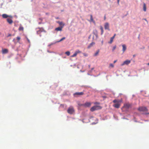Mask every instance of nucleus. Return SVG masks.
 Segmentation results:
<instances>
[{
	"label": "nucleus",
	"instance_id": "f257e3e1",
	"mask_svg": "<svg viewBox=\"0 0 149 149\" xmlns=\"http://www.w3.org/2000/svg\"><path fill=\"white\" fill-rule=\"evenodd\" d=\"M113 102L114 103H116V104L113 105V107L116 108H119L120 107V103L121 102V101L115 99L113 101Z\"/></svg>",
	"mask_w": 149,
	"mask_h": 149
},
{
	"label": "nucleus",
	"instance_id": "f03ea898",
	"mask_svg": "<svg viewBox=\"0 0 149 149\" xmlns=\"http://www.w3.org/2000/svg\"><path fill=\"white\" fill-rule=\"evenodd\" d=\"M102 109V107L100 106H95L92 107L90 110L91 111H93L95 110H98Z\"/></svg>",
	"mask_w": 149,
	"mask_h": 149
},
{
	"label": "nucleus",
	"instance_id": "7ed1b4c3",
	"mask_svg": "<svg viewBox=\"0 0 149 149\" xmlns=\"http://www.w3.org/2000/svg\"><path fill=\"white\" fill-rule=\"evenodd\" d=\"M138 110L140 111L146 112L148 111L147 108L144 107H140L138 108Z\"/></svg>",
	"mask_w": 149,
	"mask_h": 149
},
{
	"label": "nucleus",
	"instance_id": "20e7f679",
	"mask_svg": "<svg viewBox=\"0 0 149 149\" xmlns=\"http://www.w3.org/2000/svg\"><path fill=\"white\" fill-rule=\"evenodd\" d=\"M67 112L70 114H72L74 112V110L73 107L70 106L67 110Z\"/></svg>",
	"mask_w": 149,
	"mask_h": 149
},
{
	"label": "nucleus",
	"instance_id": "39448f33",
	"mask_svg": "<svg viewBox=\"0 0 149 149\" xmlns=\"http://www.w3.org/2000/svg\"><path fill=\"white\" fill-rule=\"evenodd\" d=\"M84 94V93L83 92H76L74 93L73 94L74 96L75 97H77L79 96L83 95Z\"/></svg>",
	"mask_w": 149,
	"mask_h": 149
},
{
	"label": "nucleus",
	"instance_id": "423d86ee",
	"mask_svg": "<svg viewBox=\"0 0 149 149\" xmlns=\"http://www.w3.org/2000/svg\"><path fill=\"white\" fill-rule=\"evenodd\" d=\"M131 62V61L130 60H126L123 63L121 64V66H123L124 65H128Z\"/></svg>",
	"mask_w": 149,
	"mask_h": 149
},
{
	"label": "nucleus",
	"instance_id": "0eeeda50",
	"mask_svg": "<svg viewBox=\"0 0 149 149\" xmlns=\"http://www.w3.org/2000/svg\"><path fill=\"white\" fill-rule=\"evenodd\" d=\"M81 53V51H80L79 50H77L74 53V54L73 55H72L71 56V57H75V56H76L77 55V54H79V53Z\"/></svg>",
	"mask_w": 149,
	"mask_h": 149
},
{
	"label": "nucleus",
	"instance_id": "6e6552de",
	"mask_svg": "<svg viewBox=\"0 0 149 149\" xmlns=\"http://www.w3.org/2000/svg\"><path fill=\"white\" fill-rule=\"evenodd\" d=\"M91 103L89 102H86L84 104H82V106H83L86 107H90L91 105Z\"/></svg>",
	"mask_w": 149,
	"mask_h": 149
},
{
	"label": "nucleus",
	"instance_id": "1a4fd4ad",
	"mask_svg": "<svg viewBox=\"0 0 149 149\" xmlns=\"http://www.w3.org/2000/svg\"><path fill=\"white\" fill-rule=\"evenodd\" d=\"M104 28L105 29L109 30V25L108 23H106L104 24Z\"/></svg>",
	"mask_w": 149,
	"mask_h": 149
},
{
	"label": "nucleus",
	"instance_id": "9d476101",
	"mask_svg": "<svg viewBox=\"0 0 149 149\" xmlns=\"http://www.w3.org/2000/svg\"><path fill=\"white\" fill-rule=\"evenodd\" d=\"M2 17L3 18H6L8 17H12L11 16L8 15H7V14H3L2 15Z\"/></svg>",
	"mask_w": 149,
	"mask_h": 149
},
{
	"label": "nucleus",
	"instance_id": "9b49d317",
	"mask_svg": "<svg viewBox=\"0 0 149 149\" xmlns=\"http://www.w3.org/2000/svg\"><path fill=\"white\" fill-rule=\"evenodd\" d=\"M130 105L129 104L127 103L124 104L123 107L125 108L126 109H128L130 107Z\"/></svg>",
	"mask_w": 149,
	"mask_h": 149
},
{
	"label": "nucleus",
	"instance_id": "f8f14e48",
	"mask_svg": "<svg viewBox=\"0 0 149 149\" xmlns=\"http://www.w3.org/2000/svg\"><path fill=\"white\" fill-rule=\"evenodd\" d=\"M63 28V26L59 27L56 28L55 29V30L56 31H61L62 30V29Z\"/></svg>",
	"mask_w": 149,
	"mask_h": 149
},
{
	"label": "nucleus",
	"instance_id": "ddd939ff",
	"mask_svg": "<svg viewBox=\"0 0 149 149\" xmlns=\"http://www.w3.org/2000/svg\"><path fill=\"white\" fill-rule=\"evenodd\" d=\"M7 22L10 24H12L13 23V21L10 18H8L7 19Z\"/></svg>",
	"mask_w": 149,
	"mask_h": 149
},
{
	"label": "nucleus",
	"instance_id": "4468645a",
	"mask_svg": "<svg viewBox=\"0 0 149 149\" xmlns=\"http://www.w3.org/2000/svg\"><path fill=\"white\" fill-rule=\"evenodd\" d=\"M123 47V51L124 52L126 49V47L125 45H122Z\"/></svg>",
	"mask_w": 149,
	"mask_h": 149
},
{
	"label": "nucleus",
	"instance_id": "2eb2a0df",
	"mask_svg": "<svg viewBox=\"0 0 149 149\" xmlns=\"http://www.w3.org/2000/svg\"><path fill=\"white\" fill-rule=\"evenodd\" d=\"M95 44V43L94 42H91L89 46L88 47V48H89L91 47H92L93 45Z\"/></svg>",
	"mask_w": 149,
	"mask_h": 149
},
{
	"label": "nucleus",
	"instance_id": "dca6fc26",
	"mask_svg": "<svg viewBox=\"0 0 149 149\" xmlns=\"http://www.w3.org/2000/svg\"><path fill=\"white\" fill-rule=\"evenodd\" d=\"M57 23L59 24V25L61 26H63V27L64 26V24H63V22H60L59 21H58V22H57Z\"/></svg>",
	"mask_w": 149,
	"mask_h": 149
},
{
	"label": "nucleus",
	"instance_id": "f3484780",
	"mask_svg": "<svg viewBox=\"0 0 149 149\" xmlns=\"http://www.w3.org/2000/svg\"><path fill=\"white\" fill-rule=\"evenodd\" d=\"M8 50L7 49H4L2 50V53L3 54H6L8 53Z\"/></svg>",
	"mask_w": 149,
	"mask_h": 149
},
{
	"label": "nucleus",
	"instance_id": "a211bd4d",
	"mask_svg": "<svg viewBox=\"0 0 149 149\" xmlns=\"http://www.w3.org/2000/svg\"><path fill=\"white\" fill-rule=\"evenodd\" d=\"M90 17H91L90 20V21L91 22H93L94 23H95V22L93 19V16L92 15H90Z\"/></svg>",
	"mask_w": 149,
	"mask_h": 149
},
{
	"label": "nucleus",
	"instance_id": "6ab92c4d",
	"mask_svg": "<svg viewBox=\"0 0 149 149\" xmlns=\"http://www.w3.org/2000/svg\"><path fill=\"white\" fill-rule=\"evenodd\" d=\"M143 10L144 11H146V5L145 3H143Z\"/></svg>",
	"mask_w": 149,
	"mask_h": 149
},
{
	"label": "nucleus",
	"instance_id": "aec40b11",
	"mask_svg": "<svg viewBox=\"0 0 149 149\" xmlns=\"http://www.w3.org/2000/svg\"><path fill=\"white\" fill-rule=\"evenodd\" d=\"M99 50H98L95 53V54H94V56H97L99 52Z\"/></svg>",
	"mask_w": 149,
	"mask_h": 149
},
{
	"label": "nucleus",
	"instance_id": "412c9836",
	"mask_svg": "<svg viewBox=\"0 0 149 149\" xmlns=\"http://www.w3.org/2000/svg\"><path fill=\"white\" fill-rule=\"evenodd\" d=\"M19 31H23L24 30V28L22 26H19Z\"/></svg>",
	"mask_w": 149,
	"mask_h": 149
},
{
	"label": "nucleus",
	"instance_id": "4be33fe9",
	"mask_svg": "<svg viewBox=\"0 0 149 149\" xmlns=\"http://www.w3.org/2000/svg\"><path fill=\"white\" fill-rule=\"evenodd\" d=\"M100 30H101V35H102L103 33V32H104V31H103V28L102 27V26H100Z\"/></svg>",
	"mask_w": 149,
	"mask_h": 149
},
{
	"label": "nucleus",
	"instance_id": "5701e85b",
	"mask_svg": "<svg viewBox=\"0 0 149 149\" xmlns=\"http://www.w3.org/2000/svg\"><path fill=\"white\" fill-rule=\"evenodd\" d=\"M113 39L111 38L110 41L108 43L110 44H111L113 41Z\"/></svg>",
	"mask_w": 149,
	"mask_h": 149
},
{
	"label": "nucleus",
	"instance_id": "b1692460",
	"mask_svg": "<svg viewBox=\"0 0 149 149\" xmlns=\"http://www.w3.org/2000/svg\"><path fill=\"white\" fill-rule=\"evenodd\" d=\"M65 54L68 56H69L70 54V52L69 51H67L65 52Z\"/></svg>",
	"mask_w": 149,
	"mask_h": 149
},
{
	"label": "nucleus",
	"instance_id": "393cba45",
	"mask_svg": "<svg viewBox=\"0 0 149 149\" xmlns=\"http://www.w3.org/2000/svg\"><path fill=\"white\" fill-rule=\"evenodd\" d=\"M65 37H63L60 40L58 41L57 42H60L61 41L63 40H65Z\"/></svg>",
	"mask_w": 149,
	"mask_h": 149
},
{
	"label": "nucleus",
	"instance_id": "a878e982",
	"mask_svg": "<svg viewBox=\"0 0 149 149\" xmlns=\"http://www.w3.org/2000/svg\"><path fill=\"white\" fill-rule=\"evenodd\" d=\"M109 67H111V68H113L114 67V65L112 63H111L109 65Z\"/></svg>",
	"mask_w": 149,
	"mask_h": 149
},
{
	"label": "nucleus",
	"instance_id": "bb28decb",
	"mask_svg": "<svg viewBox=\"0 0 149 149\" xmlns=\"http://www.w3.org/2000/svg\"><path fill=\"white\" fill-rule=\"evenodd\" d=\"M16 38L18 42L19 41L20 39V38L19 37H17Z\"/></svg>",
	"mask_w": 149,
	"mask_h": 149
},
{
	"label": "nucleus",
	"instance_id": "cd10ccee",
	"mask_svg": "<svg viewBox=\"0 0 149 149\" xmlns=\"http://www.w3.org/2000/svg\"><path fill=\"white\" fill-rule=\"evenodd\" d=\"M116 46H114L112 50L113 51L116 49Z\"/></svg>",
	"mask_w": 149,
	"mask_h": 149
},
{
	"label": "nucleus",
	"instance_id": "c85d7f7f",
	"mask_svg": "<svg viewBox=\"0 0 149 149\" xmlns=\"http://www.w3.org/2000/svg\"><path fill=\"white\" fill-rule=\"evenodd\" d=\"M102 97L104 98H106L107 97L105 96H102Z\"/></svg>",
	"mask_w": 149,
	"mask_h": 149
},
{
	"label": "nucleus",
	"instance_id": "c756f323",
	"mask_svg": "<svg viewBox=\"0 0 149 149\" xmlns=\"http://www.w3.org/2000/svg\"><path fill=\"white\" fill-rule=\"evenodd\" d=\"M27 41L28 42H30V41L29 40L28 38H27Z\"/></svg>",
	"mask_w": 149,
	"mask_h": 149
},
{
	"label": "nucleus",
	"instance_id": "7c9ffc66",
	"mask_svg": "<svg viewBox=\"0 0 149 149\" xmlns=\"http://www.w3.org/2000/svg\"><path fill=\"white\" fill-rule=\"evenodd\" d=\"M115 37L113 36L112 37H111V38H112L113 39H114Z\"/></svg>",
	"mask_w": 149,
	"mask_h": 149
},
{
	"label": "nucleus",
	"instance_id": "2f4dec72",
	"mask_svg": "<svg viewBox=\"0 0 149 149\" xmlns=\"http://www.w3.org/2000/svg\"><path fill=\"white\" fill-rule=\"evenodd\" d=\"M115 37L113 36L112 37H111V38H112L113 39H114Z\"/></svg>",
	"mask_w": 149,
	"mask_h": 149
},
{
	"label": "nucleus",
	"instance_id": "473e14b6",
	"mask_svg": "<svg viewBox=\"0 0 149 149\" xmlns=\"http://www.w3.org/2000/svg\"><path fill=\"white\" fill-rule=\"evenodd\" d=\"M120 0H118L117 2L118 3H119Z\"/></svg>",
	"mask_w": 149,
	"mask_h": 149
},
{
	"label": "nucleus",
	"instance_id": "72a5a7b5",
	"mask_svg": "<svg viewBox=\"0 0 149 149\" xmlns=\"http://www.w3.org/2000/svg\"><path fill=\"white\" fill-rule=\"evenodd\" d=\"M117 61L116 60V61H114V63H115Z\"/></svg>",
	"mask_w": 149,
	"mask_h": 149
},
{
	"label": "nucleus",
	"instance_id": "f704fd0d",
	"mask_svg": "<svg viewBox=\"0 0 149 149\" xmlns=\"http://www.w3.org/2000/svg\"><path fill=\"white\" fill-rule=\"evenodd\" d=\"M95 104H99L100 103H99L96 102V103H95Z\"/></svg>",
	"mask_w": 149,
	"mask_h": 149
},
{
	"label": "nucleus",
	"instance_id": "c9c22d12",
	"mask_svg": "<svg viewBox=\"0 0 149 149\" xmlns=\"http://www.w3.org/2000/svg\"><path fill=\"white\" fill-rule=\"evenodd\" d=\"M116 35V34H114V36H113L115 37Z\"/></svg>",
	"mask_w": 149,
	"mask_h": 149
},
{
	"label": "nucleus",
	"instance_id": "e433bc0d",
	"mask_svg": "<svg viewBox=\"0 0 149 149\" xmlns=\"http://www.w3.org/2000/svg\"><path fill=\"white\" fill-rule=\"evenodd\" d=\"M144 19L145 20H146V21H147V20H146V19Z\"/></svg>",
	"mask_w": 149,
	"mask_h": 149
},
{
	"label": "nucleus",
	"instance_id": "4c0bfd02",
	"mask_svg": "<svg viewBox=\"0 0 149 149\" xmlns=\"http://www.w3.org/2000/svg\"><path fill=\"white\" fill-rule=\"evenodd\" d=\"M104 19H106V17H105H105H104Z\"/></svg>",
	"mask_w": 149,
	"mask_h": 149
},
{
	"label": "nucleus",
	"instance_id": "58836bf2",
	"mask_svg": "<svg viewBox=\"0 0 149 149\" xmlns=\"http://www.w3.org/2000/svg\"><path fill=\"white\" fill-rule=\"evenodd\" d=\"M147 65H149V63L147 64Z\"/></svg>",
	"mask_w": 149,
	"mask_h": 149
},
{
	"label": "nucleus",
	"instance_id": "ea45409f",
	"mask_svg": "<svg viewBox=\"0 0 149 149\" xmlns=\"http://www.w3.org/2000/svg\"><path fill=\"white\" fill-rule=\"evenodd\" d=\"M146 114H149V113H146Z\"/></svg>",
	"mask_w": 149,
	"mask_h": 149
},
{
	"label": "nucleus",
	"instance_id": "a19ab883",
	"mask_svg": "<svg viewBox=\"0 0 149 149\" xmlns=\"http://www.w3.org/2000/svg\"><path fill=\"white\" fill-rule=\"evenodd\" d=\"M93 68H92V70H93Z\"/></svg>",
	"mask_w": 149,
	"mask_h": 149
},
{
	"label": "nucleus",
	"instance_id": "79ce46f5",
	"mask_svg": "<svg viewBox=\"0 0 149 149\" xmlns=\"http://www.w3.org/2000/svg\"><path fill=\"white\" fill-rule=\"evenodd\" d=\"M90 65H89V67H90Z\"/></svg>",
	"mask_w": 149,
	"mask_h": 149
},
{
	"label": "nucleus",
	"instance_id": "37998d69",
	"mask_svg": "<svg viewBox=\"0 0 149 149\" xmlns=\"http://www.w3.org/2000/svg\"><path fill=\"white\" fill-rule=\"evenodd\" d=\"M11 36V35H9V36Z\"/></svg>",
	"mask_w": 149,
	"mask_h": 149
}]
</instances>
